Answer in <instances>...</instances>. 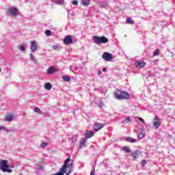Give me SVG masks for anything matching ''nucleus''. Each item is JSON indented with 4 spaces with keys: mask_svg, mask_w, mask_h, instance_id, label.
Instances as JSON below:
<instances>
[{
    "mask_svg": "<svg viewBox=\"0 0 175 175\" xmlns=\"http://www.w3.org/2000/svg\"><path fill=\"white\" fill-rule=\"evenodd\" d=\"M90 3H91L90 0H82L81 1V4L83 5V6H88V5H90Z\"/></svg>",
    "mask_w": 175,
    "mask_h": 175,
    "instance_id": "20",
    "label": "nucleus"
},
{
    "mask_svg": "<svg viewBox=\"0 0 175 175\" xmlns=\"http://www.w3.org/2000/svg\"><path fill=\"white\" fill-rule=\"evenodd\" d=\"M94 131H87L85 133V139H91V137H92V136H94Z\"/></svg>",
    "mask_w": 175,
    "mask_h": 175,
    "instance_id": "16",
    "label": "nucleus"
},
{
    "mask_svg": "<svg viewBox=\"0 0 175 175\" xmlns=\"http://www.w3.org/2000/svg\"><path fill=\"white\" fill-rule=\"evenodd\" d=\"M142 152L139 150H135V151L132 152L131 154V157L135 160L137 159L140 157Z\"/></svg>",
    "mask_w": 175,
    "mask_h": 175,
    "instance_id": "11",
    "label": "nucleus"
},
{
    "mask_svg": "<svg viewBox=\"0 0 175 175\" xmlns=\"http://www.w3.org/2000/svg\"><path fill=\"white\" fill-rule=\"evenodd\" d=\"M102 58L105 61L110 62L111 59H113V55L109 52H105L102 55Z\"/></svg>",
    "mask_w": 175,
    "mask_h": 175,
    "instance_id": "8",
    "label": "nucleus"
},
{
    "mask_svg": "<svg viewBox=\"0 0 175 175\" xmlns=\"http://www.w3.org/2000/svg\"><path fill=\"white\" fill-rule=\"evenodd\" d=\"M70 161V157H68L65 161L62 166H65L64 167V172H66V175L70 174V172H72V167H73V163H71L69 164V162Z\"/></svg>",
    "mask_w": 175,
    "mask_h": 175,
    "instance_id": "3",
    "label": "nucleus"
},
{
    "mask_svg": "<svg viewBox=\"0 0 175 175\" xmlns=\"http://www.w3.org/2000/svg\"><path fill=\"white\" fill-rule=\"evenodd\" d=\"M126 24H135V21L132 20V18H127L126 20Z\"/></svg>",
    "mask_w": 175,
    "mask_h": 175,
    "instance_id": "23",
    "label": "nucleus"
},
{
    "mask_svg": "<svg viewBox=\"0 0 175 175\" xmlns=\"http://www.w3.org/2000/svg\"><path fill=\"white\" fill-rule=\"evenodd\" d=\"M45 34L46 35V36H51V31L49 29L46 30Z\"/></svg>",
    "mask_w": 175,
    "mask_h": 175,
    "instance_id": "30",
    "label": "nucleus"
},
{
    "mask_svg": "<svg viewBox=\"0 0 175 175\" xmlns=\"http://www.w3.org/2000/svg\"><path fill=\"white\" fill-rule=\"evenodd\" d=\"M153 125L155 128V129H158L159 126H161V119L157 116H154V119L153 121Z\"/></svg>",
    "mask_w": 175,
    "mask_h": 175,
    "instance_id": "9",
    "label": "nucleus"
},
{
    "mask_svg": "<svg viewBox=\"0 0 175 175\" xmlns=\"http://www.w3.org/2000/svg\"><path fill=\"white\" fill-rule=\"evenodd\" d=\"M107 69L106 68H103V72H106Z\"/></svg>",
    "mask_w": 175,
    "mask_h": 175,
    "instance_id": "43",
    "label": "nucleus"
},
{
    "mask_svg": "<svg viewBox=\"0 0 175 175\" xmlns=\"http://www.w3.org/2000/svg\"><path fill=\"white\" fill-rule=\"evenodd\" d=\"M98 75H102V71L98 70Z\"/></svg>",
    "mask_w": 175,
    "mask_h": 175,
    "instance_id": "42",
    "label": "nucleus"
},
{
    "mask_svg": "<svg viewBox=\"0 0 175 175\" xmlns=\"http://www.w3.org/2000/svg\"><path fill=\"white\" fill-rule=\"evenodd\" d=\"M103 126H105V124L99 122H96L93 126V129L95 132H98V131H100V129L103 128Z\"/></svg>",
    "mask_w": 175,
    "mask_h": 175,
    "instance_id": "10",
    "label": "nucleus"
},
{
    "mask_svg": "<svg viewBox=\"0 0 175 175\" xmlns=\"http://www.w3.org/2000/svg\"><path fill=\"white\" fill-rule=\"evenodd\" d=\"M30 50L32 53H35L38 50V44L36 41H31L30 44Z\"/></svg>",
    "mask_w": 175,
    "mask_h": 175,
    "instance_id": "12",
    "label": "nucleus"
},
{
    "mask_svg": "<svg viewBox=\"0 0 175 175\" xmlns=\"http://www.w3.org/2000/svg\"><path fill=\"white\" fill-rule=\"evenodd\" d=\"M30 59L33 61L34 64H38V60L35 58V56L32 53H30Z\"/></svg>",
    "mask_w": 175,
    "mask_h": 175,
    "instance_id": "24",
    "label": "nucleus"
},
{
    "mask_svg": "<svg viewBox=\"0 0 175 175\" xmlns=\"http://www.w3.org/2000/svg\"><path fill=\"white\" fill-rule=\"evenodd\" d=\"M5 121H6L7 122H12V121H13L14 120V116L13 115H8L6 116L4 118Z\"/></svg>",
    "mask_w": 175,
    "mask_h": 175,
    "instance_id": "15",
    "label": "nucleus"
},
{
    "mask_svg": "<svg viewBox=\"0 0 175 175\" xmlns=\"http://www.w3.org/2000/svg\"><path fill=\"white\" fill-rule=\"evenodd\" d=\"M53 50H57V51H59V46H57V45H53Z\"/></svg>",
    "mask_w": 175,
    "mask_h": 175,
    "instance_id": "35",
    "label": "nucleus"
},
{
    "mask_svg": "<svg viewBox=\"0 0 175 175\" xmlns=\"http://www.w3.org/2000/svg\"><path fill=\"white\" fill-rule=\"evenodd\" d=\"M34 111H35V113H39V114H42V112H41L40 109L38 107H36L34 109Z\"/></svg>",
    "mask_w": 175,
    "mask_h": 175,
    "instance_id": "31",
    "label": "nucleus"
},
{
    "mask_svg": "<svg viewBox=\"0 0 175 175\" xmlns=\"http://www.w3.org/2000/svg\"><path fill=\"white\" fill-rule=\"evenodd\" d=\"M65 2V0H55L54 3L56 5H63Z\"/></svg>",
    "mask_w": 175,
    "mask_h": 175,
    "instance_id": "25",
    "label": "nucleus"
},
{
    "mask_svg": "<svg viewBox=\"0 0 175 175\" xmlns=\"http://www.w3.org/2000/svg\"><path fill=\"white\" fill-rule=\"evenodd\" d=\"M47 145H48L47 142H42L40 146L42 148H44V147H47Z\"/></svg>",
    "mask_w": 175,
    "mask_h": 175,
    "instance_id": "32",
    "label": "nucleus"
},
{
    "mask_svg": "<svg viewBox=\"0 0 175 175\" xmlns=\"http://www.w3.org/2000/svg\"><path fill=\"white\" fill-rule=\"evenodd\" d=\"M124 140H125V142H127L128 143H136L137 142L136 139L130 137H125Z\"/></svg>",
    "mask_w": 175,
    "mask_h": 175,
    "instance_id": "18",
    "label": "nucleus"
},
{
    "mask_svg": "<svg viewBox=\"0 0 175 175\" xmlns=\"http://www.w3.org/2000/svg\"><path fill=\"white\" fill-rule=\"evenodd\" d=\"M98 107H100V109H102V107H103V103H102V102L99 103Z\"/></svg>",
    "mask_w": 175,
    "mask_h": 175,
    "instance_id": "37",
    "label": "nucleus"
},
{
    "mask_svg": "<svg viewBox=\"0 0 175 175\" xmlns=\"http://www.w3.org/2000/svg\"><path fill=\"white\" fill-rule=\"evenodd\" d=\"M13 166H10L8 164V161L7 160H1V170L3 172V173H12L13 170Z\"/></svg>",
    "mask_w": 175,
    "mask_h": 175,
    "instance_id": "1",
    "label": "nucleus"
},
{
    "mask_svg": "<svg viewBox=\"0 0 175 175\" xmlns=\"http://www.w3.org/2000/svg\"><path fill=\"white\" fill-rule=\"evenodd\" d=\"M73 37L70 35L66 36L64 39V43L66 46H69V44H72L73 43Z\"/></svg>",
    "mask_w": 175,
    "mask_h": 175,
    "instance_id": "7",
    "label": "nucleus"
},
{
    "mask_svg": "<svg viewBox=\"0 0 175 175\" xmlns=\"http://www.w3.org/2000/svg\"><path fill=\"white\" fill-rule=\"evenodd\" d=\"M124 122H131V118H126L125 120H124Z\"/></svg>",
    "mask_w": 175,
    "mask_h": 175,
    "instance_id": "39",
    "label": "nucleus"
},
{
    "mask_svg": "<svg viewBox=\"0 0 175 175\" xmlns=\"http://www.w3.org/2000/svg\"><path fill=\"white\" fill-rule=\"evenodd\" d=\"M18 49L21 51H25V46L24 45H19Z\"/></svg>",
    "mask_w": 175,
    "mask_h": 175,
    "instance_id": "29",
    "label": "nucleus"
},
{
    "mask_svg": "<svg viewBox=\"0 0 175 175\" xmlns=\"http://www.w3.org/2000/svg\"><path fill=\"white\" fill-rule=\"evenodd\" d=\"M139 139H143V134H139Z\"/></svg>",
    "mask_w": 175,
    "mask_h": 175,
    "instance_id": "41",
    "label": "nucleus"
},
{
    "mask_svg": "<svg viewBox=\"0 0 175 175\" xmlns=\"http://www.w3.org/2000/svg\"><path fill=\"white\" fill-rule=\"evenodd\" d=\"M115 98L118 100H124V99H129V94L126 91H118L115 93Z\"/></svg>",
    "mask_w": 175,
    "mask_h": 175,
    "instance_id": "2",
    "label": "nucleus"
},
{
    "mask_svg": "<svg viewBox=\"0 0 175 175\" xmlns=\"http://www.w3.org/2000/svg\"><path fill=\"white\" fill-rule=\"evenodd\" d=\"M90 175H95V170L91 172Z\"/></svg>",
    "mask_w": 175,
    "mask_h": 175,
    "instance_id": "40",
    "label": "nucleus"
},
{
    "mask_svg": "<svg viewBox=\"0 0 175 175\" xmlns=\"http://www.w3.org/2000/svg\"><path fill=\"white\" fill-rule=\"evenodd\" d=\"M87 139L86 138H82L81 141L80 142L81 146H83V147H87Z\"/></svg>",
    "mask_w": 175,
    "mask_h": 175,
    "instance_id": "21",
    "label": "nucleus"
},
{
    "mask_svg": "<svg viewBox=\"0 0 175 175\" xmlns=\"http://www.w3.org/2000/svg\"><path fill=\"white\" fill-rule=\"evenodd\" d=\"M44 88H45V90H51V88H53V85L50 83H46L44 84Z\"/></svg>",
    "mask_w": 175,
    "mask_h": 175,
    "instance_id": "22",
    "label": "nucleus"
},
{
    "mask_svg": "<svg viewBox=\"0 0 175 175\" xmlns=\"http://www.w3.org/2000/svg\"><path fill=\"white\" fill-rule=\"evenodd\" d=\"M56 71L57 70L55 69V68L54 66H51L47 69L46 73L48 75H53V73H55Z\"/></svg>",
    "mask_w": 175,
    "mask_h": 175,
    "instance_id": "17",
    "label": "nucleus"
},
{
    "mask_svg": "<svg viewBox=\"0 0 175 175\" xmlns=\"http://www.w3.org/2000/svg\"><path fill=\"white\" fill-rule=\"evenodd\" d=\"M135 66L137 68H144L146 66V63L143 60H138L135 62Z\"/></svg>",
    "mask_w": 175,
    "mask_h": 175,
    "instance_id": "13",
    "label": "nucleus"
},
{
    "mask_svg": "<svg viewBox=\"0 0 175 175\" xmlns=\"http://www.w3.org/2000/svg\"><path fill=\"white\" fill-rule=\"evenodd\" d=\"M65 166H66V164L61 167V170L59 172L53 174L52 175H65V173L66 174V172L65 171Z\"/></svg>",
    "mask_w": 175,
    "mask_h": 175,
    "instance_id": "14",
    "label": "nucleus"
},
{
    "mask_svg": "<svg viewBox=\"0 0 175 175\" xmlns=\"http://www.w3.org/2000/svg\"><path fill=\"white\" fill-rule=\"evenodd\" d=\"M93 42L96 43V44H100L102 43H107L109 42V38L102 36L99 37L98 36H96L93 38Z\"/></svg>",
    "mask_w": 175,
    "mask_h": 175,
    "instance_id": "4",
    "label": "nucleus"
},
{
    "mask_svg": "<svg viewBox=\"0 0 175 175\" xmlns=\"http://www.w3.org/2000/svg\"><path fill=\"white\" fill-rule=\"evenodd\" d=\"M62 79L64 81H70V77L68 75L63 76Z\"/></svg>",
    "mask_w": 175,
    "mask_h": 175,
    "instance_id": "27",
    "label": "nucleus"
},
{
    "mask_svg": "<svg viewBox=\"0 0 175 175\" xmlns=\"http://www.w3.org/2000/svg\"><path fill=\"white\" fill-rule=\"evenodd\" d=\"M98 5L100 8H107L109 6V4L106 1L100 2L98 3Z\"/></svg>",
    "mask_w": 175,
    "mask_h": 175,
    "instance_id": "19",
    "label": "nucleus"
},
{
    "mask_svg": "<svg viewBox=\"0 0 175 175\" xmlns=\"http://www.w3.org/2000/svg\"><path fill=\"white\" fill-rule=\"evenodd\" d=\"M36 169L39 170H43V166L41 165H38L36 166Z\"/></svg>",
    "mask_w": 175,
    "mask_h": 175,
    "instance_id": "33",
    "label": "nucleus"
},
{
    "mask_svg": "<svg viewBox=\"0 0 175 175\" xmlns=\"http://www.w3.org/2000/svg\"><path fill=\"white\" fill-rule=\"evenodd\" d=\"M138 121H140V122H142V124H144V119L142 118H138Z\"/></svg>",
    "mask_w": 175,
    "mask_h": 175,
    "instance_id": "36",
    "label": "nucleus"
},
{
    "mask_svg": "<svg viewBox=\"0 0 175 175\" xmlns=\"http://www.w3.org/2000/svg\"><path fill=\"white\" fill-rule=\"evenodd\" d=\"M1 131H3V133H4V135H8L10 133L16 132V129L14 128L8 129V127L1 126Z\"/></svg>",
    "mask_w": 175,
    "mask_h": 175,
    "instance_id": "6",
    "label": "nucleus"
},
{
    "mask_svg": "<svg viewBox=\"0 0 175 175\" xmlns=\"http://www.w3.org/2000/svg\"><path fill=\"white\" fill-rule=\"evenodd\" d=\"M0 131H1V126H0Z\"/></svg>",
    "mask_w": 175,
    "mask_h": 175,
    "instance_id": "44",
    "label": "nucleus"
},
{
    "mask_svg": "<svg viewBox=\"0 0 175 175\" xmlns=\"http://www.w3.org/2000/svg\"><path fill=\"white\" fill-rule=\"evenodd\" d=\"M72 5H74L75 6H77V5H79V1L77 0H74L72 1Z\"/></svg>",
    "mask_w": 175,
    "mask_h": 175,
    "instance_id": "34",
    "label": "nucleus"
},
{
    "mask_svg": "<svg viewBox=\"0 0 175 175\" xmlns=\"http://www.w3.org/2000/svg\"><path fill=\"white\" fill-rule=\"evenodd\" d=\"M8 13L11 17H16L18 16V10L16 7L8 8Z\"/></svg>",
    "mask_w": 175,
    "mask_h": 175,
    "instance_id": "5",
    "label": "nucleus"
},
{
    "mask_svg": "<svg viewBox=\"0 0 175 175\" xmlns=\"http://www.w3.org/2000/svg\"><path fill=\"white\" fill-rule=\"evenodd\" d=\"M122 149L124 151V152H131V149H129V146H124Z\"/></svg>",
    "mask_w": 175,
    "mask_h": 175,
    "instance_id": "28",
    "label": "nucleus"
},
{
    "mask_svg": "<svg viewBox=\"0 0 175 175\" xmlns=\"http://www.w3.org/2000/svg\"><path fill=\"white\" fill-rule=\"evenodd\" d=\"M146 163H147V161L143 160V161H142V166H144V165H146Z\"/></svg>",
    "mask_w": 175,
    "mask_h": 175,
    "instance_id": "38",
    "label": "nucleus"
},
{
    "mask_svg": "<svg viewBox=\"0 0 175 175\" xmlns=\"http://www.w3.org/2000/svg\"><path fill=\"white\" fill-rule=\"evenodd\" d=\"M161 53V51H159V49L154 50V51L153 52V55L154 57H157V55H159V54Z\"/></svg>",
    "mask_w": 175,
    "mask_h": 175,
    "instance_id": "26",
    "label": "nucleus"
}]
</instances>
